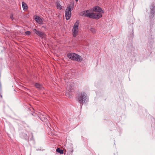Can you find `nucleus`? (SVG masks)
Returning <instances> with one entry per match:
<instances>
[{"mask_svg": "<svg viewBox=\"0 0 155 155\" xmlns=\"http://www.w3.org/2000/svg\"><path fill=\"white\" fill-rule=\"evenodd\" d=\"M80 15L81 16L87 17L90 18L98 19L102 16L101 14L100 13H91L90 10L84 11L80 13Z\"/></svg>", "mask_w": 155, "mask_h": 155, "instance_id": "nucleus-1", "label": "nucleus"}, {"mask_svg": "<svg viewBox=\"0 0 155 155\" xmlns=\"http://www.w3.org/2000/svg\"><path fill=\"white\" fill-rule=\"evenodd\" d=\"M67 57L70 59L79 62L83 60V58L81 56L74 53H69L67 54Z\"/></svg>", "mask_w": 155, "mask_h": 155, "instance_id": "nucleus-2", "label": "nucleus"}, {"mask_svg": "<svg viewBox=\"0 0 155 155\" xmlns=\"http://www.w3.org/2000/svg\"><path fill=\"white\" fill-rule=\"evenodd\" d=\"M73 8L72 6L71 5L68 6L65 11V16L66 19L67 20L69 19L71 15V9Z\"/></svg>", "mask_w": 155, "mask_h": 155, "instance_id": "nucleus-3", "label": "nucleus"}, {"mask_svg": "<svg viewBox=\"0 0 155 155\" xmlns=\"http://www.w3.org/2000/svg\"><path fill=\"white\" fill-rule=\"evenodd\" d=\"M87 97L86 94L84 92L80 94L78 97V101L81 104H83L85 102Z\"/></svg>", "mask_w": 155, "mask_h": 155, "instance_id": "nucleus-4", "label": "nucleus"}, {"mask_svg": "<svg viewBox=\"0 0 155 155\" xmlns=\"http://www.w3.org/2000/svg\"><path fill=\"white\" fill-rule=\"evenodd\" d=\"M33 31L37 35L41 38H43L45 36V35L44 33L40 31L37 30L36 29H33Z\"/></svg>", "mask_w": 155, "mask_h": 155, "instance_id": "nucleus-5", "label": "nucleus"}, {"mask_svg": "<svg viewBox=\"0 0 155 155\" xmlns=\"http://www.w3.org/2000/svg\"><path fill=\"white\" fill-rule=\"evenodd\" d=\"M78 28H73L72 35L74 37H76L78 34Z\"/></svg>", "mask_w": 155, "mask_h": 155, "instance_id": "nucleus-6", "label": "nucleus"}, {"mask_svg": "<svg viewBox=\"0 0 155 155\" xmlns=\"http://www.w3.org/2000/svg\"><path fill=\"white\" fill-rule=\"evenodd\" d=\"M94 11L95 12H100L102 13L103 12L102 11V9L99 6H97L94 7Z\"/></svg>", "mask_w": 155, "mask_h": 155, "instance_id": "nucleus-7", "label": "nucleus"}, {"mask_svg": "<svg viewBox=\"0 0 155 155\" xmlns=\"http://www.w3.org/2000/svg\"><path fill=\"white\" fill-rule=\"evenodd\" d=\"M35 20L39 24H42L43 23V21L42 19L38 16H37L35 18Z\"/></svg>", "mask_w": 155, "mask_h": 155, "instance_id": "nucleus-8", "label": "nucleus"}, {"mask_svg": "<svg viewBox=\"0 0 155 155\" xmlns=\"http://www.w3.org/2000/svg\"><path fill=\"white\" fill-rule=\"evenodd\" d=\"M35 86L36 88L40 90H42L43 88L42 86L38 83H35Z\"/></svg>", "mask_w": 155, "mask_h": 155, "instance_id": "nucleus-9", "label": "nucleus"}, {"mask_svg": "<svg viewBox=\"0 0 155 155\" xmlns=\"http://www.w3.org/2000/svg\"><path fill=\"white\" fill-rule=\"evenodd\" d=\"M79 24V21L78 20L74 25L73 28H78V26Z\"/></svg>", "mask_w": 155, "mask_h": 155, "instance_id": "nucleus-10", "label": "nucleus"}, {"mask_svg": "<svg viewBox=\"0 0 155 155\" xmlns=\"http://www.w3.org/2000/svg\"><path fill=\"white\" fill-rule=\"evenodd\" d=\"M56 5L58 9H61L62 8V6L60 5L58 1L56 2Z\"/></svg>", "mask_w": 155, "mask_h": 155, "instance_id": "nucleus-11", "label": "nucleus"}, {"mask_svg": "<svg viewBox=\"0 0 155 155\" xmlns=\"http://www.w3.org/2000/svg\"><path fill=\"white\" fill-rule=\"evenodd\" d=\"M22 5L23 8L24 10L27 9L28 8V6L27 4L24 2H22Z\"/></svg>", "mask_w": 155, "mask_h": 155, "instance_id": "nucleus-12", "label": "nucleus"}, {"mask_svg": "<svg viewBox=\"0 0 155 155\" xmlns=\"http://www.w3.org/2000/svg\"><path fill=\"white\" fill-rule=\"evenodd\" d=\"M56 150L57 152L59 153L60 154H63V150H61L59 148H58Z\"/></svg>", "mask_w": 155, "mask_h": 155, "instance_id": "nucleus-13", "label": "nucleus"}, {"mask_svg": "<svg viewBox=\"0 0 155 155\" xmlns=\"http://www.w3.org/2000/svg\"><path fill=\"white\" fill-rule=\"evenodd\" d=\"M90 30L94 34L96 33V30L94 28H90Z\"/></svg>", "mask_w": 155, "mask_h": 155, "instance_id": "nucleus-14", "label": "nucleus"}, {"mask_svg": "<svg viewBox=\"0 0 155 155\" xmlns=\"http://www.w3.org/2000/svg\"><path fill=\"white\" fill-rule=\"evenodd\" d=\"M25 33V34L27 35H30L31 34V32L29 31H26Z\"/></svg>", "mask_w": 155, "mask_h": 155, "instance_id": "nucleus-15", "label": "nucleus"}, {"mask_svg": "<svg viewBox=\"0 0 155 155\" xmlns=\"http://www.w3.org/2000/svg\"><path fill=\"white\" fill-rule=\"evenodd\" d=\"M24 136L25 138H27L28 137H27V135L25 134H24Z\"/></svg>", "mask_w": 155, "mask_h": 155, "instance_id": "nucleus-16", "label": "nucleus"}, {"mask_svg": "<svg viewBox=\"0 0 155 155\" xmlns=\"http://www.w3.org/2000/svg\"><path fill=\"white\" fill-rule=\"evenodd\" d=\"M10 18H11L12 19V20H13V17L12 16V15H11L10 16Z\"/></svg>", "mask_w": 155, "mask_h": 155, "instance_id": "nucleus-17", "label": "nucleus"}, {"mask_svg": "<svg viewBox=\"0 0 155 155\" xmlns=\"http://www.w3.org/2000/svg\"><path fill=\"white\" fill-rule=\"evenodd\" d=\"M0 97L1 98H2V95H1V93H0Z\"/></svg>", "mask_w": 155, "mask_h": 155, "instance_id": "nucleus-18", "label": "nucleus"}, {"mask_svg": "<svg viewBox=\"0 0 155 155\" xmlns=\"http://www.w3.org/2000/svg\"><path fill=\"white\" fill-rule=\"evenodd\" d=\"M68 151H71V150H68Z\"/></svg>", "mask_w": 155, "mask_h": 155, "instance_id": "nucleus-19", "label": "nucleus"}, {"mask_svg": "<svg viewBox=\"0 0 155 155\" xmlns=\"http://www.w3.org/2000/svg\"><path fill=\"white\" fill-rule=\"evenodd\" d=\"M76 2H77L78 0H75Z\"/></svg>", "mask_w": 155, "mask_h": 155, "instance_id": "nucleus-20", "label": "nucleus"}]
</instances>
